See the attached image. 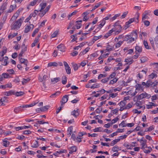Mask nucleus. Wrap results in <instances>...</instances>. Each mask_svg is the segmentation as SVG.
Wrapping results in <instances>:
<instances>
[{
	"mask_svg": "<svg viewBox=\"0 0 158 158\" xmlns=\"http://www.w3.org/2000/svg\"><path fill=\"white\" fill-rule=\"evenodd\" d=\"M23 22L22 19H20L15 22L12 26V29H18L21 25Z\"/></svg>",
	"mask_w": 158,
	"mask_h": 158,
	"instance_id": "nucleus-1",
	"label": "nucleus"
},
{
	"mask_svg": "<svg viewBox=\"0 0 158 158\" xmlns=\"http://www.w3.org/2000/svg\"><path fill=\"white\" fill-rule=\"evenodd\" d=\"M112 29L113 31L115 32V34H118L121 32L122 27L121 25L117 24V23H115L114 25V27Z\"/></svg>",
	"mask_w": 158,
	"mask_h": 158,
	"instance_id": "nucleus-2",
	"label": "nucleus"
},
{
	"mask_svg": "<svg viewBox=\"0 0 158 158\" xmlns=\"http://www.w3.org/2000/svg\"><path fill=\"white\" fill-rule=\"evenodd\" d=\"M136 97L137 100H140L145 98H150L151 97V96L150 94L144 92Z\"/></svg>",
	"mask_w": 158,
	"mask_h": 158,
	"instance_id": "nucleus-3",
	"label": "nucleus"
},
{
	"mask_svg": "<svg viewBox=\"0 0 158 158\" xmlns=\"http://www.w3.org/2000/svg\"><path fill=\"white\" fill-rule=\"evenodd\" d=\"M137 100L135 104V105L137 106V108L138 109H139L141 108H143V109H145V106L144 105L142 106L143 104V102L142 101H140Z\"/></svg>",
	"mask_w": 158,
	"mask_h": 158,
	"instance_id": "nucleus-4",
	"label": "nucleus"
},
{
	"mask_svg": "<svg viewBox=\"0 0 158 158\" xmlns=\"http://www.w3.org/2000/svg\"><path fill=\"white\" fill-rule=\"evenodd\" d=\"M34 26L32 24H30L29 25H27L26 26L24 32L25 33H27L31 30H32L34 28Z\"/></svg>",
	"mask_w": 158,
	"mask_h": 158,
	"instance_id": "nucleus-5",
	"label": "nucleus"
},
{
	"mask_svg": "<svg viewBox=\"0 0 158 158\" xmlns=\"http://www.w3.org/2000/svg\"><path fill=\"white\" fill-rule=\"evenodd\" d=\"M8 60V57L7 56L5 57H0V61H2V65H6L8 64L7 60Z\"/></svg>",
	"mask_w": 158,
	"mask_h": 158,
	"instance_id": "nucleus-6",
	"label": "nucleus"
},
{
	"mask_svg": "<svg viewBox=\"0 0 158 158\" xmlns=\"http://www.w3.org/2000/svg\"><path fill=\"white\" fill-rule=\"evenodd\" d=\"M150 12V11L149 10H146L144 12L142 15V21L144 20L145 19H149V17L148 16V15Z\"/></svg>",
	"mask_w": 158,
	"mask_h": 158,
	"instance_id": "nucleus-7",
	"label": "nucleus"
},
{
	"mask_svg": "<svg viewBox=\"0 0 158 158\" xmlns=\"http://www.w3.org/2000/svg\"><path fill=\"white\" fill-rule=\"evenodd\" d=\"M8 98L6 96L3 97L0 100V104L1 105L5 106V103L7 102L8 101Z\"/></svg>",
	"mask_w": 158,
	"mask_h": 158,
	"instance_id": "nucleus-8",
	"label": "nucleus"
},
{
	"mask_svg": "<svg viewBox=\"0 0 158 158\" xmlns=\"http://www.w3.org/2000/svg\"><path fill=\"white\" fill-rule=\"evenodd\" d=\"M68 95H65L63 97L62 100L60 101L61 106L63 105V104L66 103L68 101Z\"/></svg>",
	"mask_w": 158,
	"mask_h": 158,
	"instance_id": "nucleus-9",
	"label": "nucleus"
},
{
	"mask_svg": "<svg viewBox=\"0 0 158 158\" xmlns=\"http://www.w3.org/2000/svg\"><path fill=\"white\" fill-rule=\"evenodd\" d=\"M147 70H143L140 71L139 73L137 74V77H139V78L141 79L143 78V76L146 75Z\"/></svg>",
	"mask_w": 158,
	"mask_h": 158,
	"instance_id": "nucleus-10",
	"label": "nucleus"
},
{
	"mask_svg": "<svg viewBox=\"0 0 158 158\" xmlns=\"http://www.w3.org/2000/svg\"><path fill=\"white\" fill-rule=\"evenodd\" d=\"M17 7V6L16 4L14 5H11L9 7V9L8 10L7 12L8 13H11L13 12L14 10Z\"/></svg>",
	"mask_w": 158,
	"mask_h": 158,
	"instance_id": "nucleus-11",
	"label": "nucleus"
},
{
	"mask_svg": "<svg viewBox=\"0 0 158 158\" xmlns=\"http://www.w3.org/2000/svg\"><path fill=\"white\" fill-rule=\"evenodd\" d=\"M19 58V59L20 62L21 64H24V65H25V67L27 66V64L28 63V61L27 60L22 58V57Z\"/></svg>",
	"mask_w": 158,
	"mask_h": 158,
	"instance_id": "nucleus-12",
	"label": "nucleus"
},
{
	"mask_svg": "<svg viewBox=\"0 0 158 158\" xmlns=\"http://www.w3.org/2000/svg\"><path fill=\"white\" fill-rule=\"evenodd\" d=\"M57 48L59 49V50L61 52H65V47L63 44H61L57 46Z\"/></svg>",
	"mask_w": 158,
	"mask_h": 158,
	"instance_id": "nucleus-13",
	"label": "nucleus"
},
{
	"mask_svg": "<svg viewBox=\"0 0 158 158\" xmlns=\"http://www.w3.org/2000/svg\"><path fill=\"white\" fill-rule=\"evenodd\" d=\"M15 92L13 90H10L8 91L5 92L4 93V95L7 96H10L12 95H15Z\"/></svg>",
	"mask_w": 158,
	"mask_h": 158,
	"instance_id": "nucleus-14",
	"label": "nucleus"
},
{
	"mask_svg": "<svg viewBox=\"0 0 158 158\" xmlns=\"http://www.w3.org/2000/svg\"><path fill=\"white\" fill-rule=\"evenodd\" d=\"M69 153L72 154L77 151V147L76 146H72L69 148Z\"/></svg>",
	"mask_w": 158,
	"mask_h": 158,
	"instance_id": "nucleus-15",
	"label": "nucleus"
},
{
	"mask_svg": "<svg viewBox=\"0 0 158 158\" xmlns=\"http://www.w3.org/2000/svg\"><path fill=\"white\" fill-rule=\"evenodd\" d=\"M125 62L127 63L126 64H129L130 65L132 63L133 60L131 58H128L126 59L125 60Z\"/></svg>",
	"mask_w": 158,
	"mask_h": 158,
	"instance_id": "nucleus-16",
	"label": "nucleus"
},
{
	"mask_svg": "<svg viewBox=\"0 0 158 158\" xmlns=\"http://www.w3.org/2000/svg\"><path fill=\"white\" fill-rule=\"evenodd\" d=\"M140 141H143V142L141 144V145L142 146L141 149H144L145 148L147 147L146 145V141L145 140H143L142 139H141Z\"/></svg>",
	"mask_w": 158,
	"mask_h": 158,
	"instance_id": "nucleus-17",
	"label": "nucleus"
},
{
	"mask_svg": "<svg viewBox=\"0 0 158 158\" xmlns=\"http://www.w3.org/2000/svg\"><path fill=\"white\" fill-rule=\"evenodd\" d=\"M135 21V18H133L130 19L129 20V21L127 22L126 23V29L127 28L129 27V24H130V23H132Z\"/></svg>",
	"mask_w": 158,
	"mask_h": 158,
	"instance_id": "nucleus-18",
	"label": "nucleus"
},
{
	"mask_svg": "<svg viewBox=\"0 0 158 158\" xmlns=\"http://www.w3.org/2000/svg\"><path fill=\"white\" fill-rule=\"evenodd\" d=\"M78 109L76 110H74L71 112V115H73L75 117H77L79 115V113Z\"/></svg>",
	"mask_w": 158,
	"mask_h": 158,
	"instance_id": "nucleus-19",
	"label": "nucleus"
},
{
	"mask_svg": "<svg viewBox=\"0 0 158 158\" xmlns=\"http://www.w3.org/2000/svg\"><path fill=\"white\" fill-rule=\"evenodd\" d=\"M90 49L89 47H87L85 49V50L81 52L79 54V55L80 56H81L85 54H86L87 52L89 51Z\"/></svg>",
	"mask_w": 158,
	"mask_h": 158,
	"instance_id": "nucleus-20",
	"label": "nucleus"
},
{
	"mask_svg": "<svg viewBox=\"0 0 158 158\" xmlns=\"http://www.w3.org/2000/svg\"><path fill=\"white\" fill-rule=\"evenodd\" d=\"M152 82L150 80L147 81L146 82V86H145L146 88H148L150 86L152 87Z\"/></svg>",
	"mask_w": 158,
	"mask_h": 158,
	"instance_id": "nucleus-21",
	"label": "nucleus"
},
{
	"mask_svg": "<svg viewBox=\"0 0 158 158\" xmlns=\"http://www.w3.org/2000/svg\"><path fill=\"white\" fill-rule=\"evenodd\" d=\"M58 65L57 63L56 62H51L48 64V67H50L51 66L56 67Z\"/></svg>",
	"mask_w": 158,
	"mask_h": 158,
	"instance_id": "nucleus-22",
	"label": "nucleus"
},
{
	"mask_svg": "<svg viewBox=\"0 0 158 158\" xmlns=\"http://www.w3.org/2000/svg\"><path fill=\"white\" fill-rule=\"evenodd\" d=\"M6 18L7 17L6 16H4L2 17L0 23V26L2 27V26L3 24L5 23Z\"/></svg>",
	"mask_w": 158,
	"mask_h": 158,
	"instance_id": "nucleus-23",
	"label": "nucleus"
},
{
	"mask_svg": "<svg viewBox=\"0 0 158 158\" xmlns=\"http://www.w3.org/2000/svg\"><path fill=\"white\" fill-rule=\"evenodd\" d=\"M120 140V139H116L112 141L110 143V145L111 146H113L114 144H116Z\"/></svg>",
	"mask_w": 158,
	"mask_h": 158,
	"instance_id": "nucleus-24",
	"label": "nucleus"
},
{
	"mask_svg": "<svg viewBox=\"0 0 158 158\" xmlns=\"http://www.w3.org/2000/svg\"><path fill=\"white\" fill-rule=\"evenodd\" d=\"M114 46H111L110 45L109 43H107V46L106 50L108 52L114 50Z\"/></svg>",
	"mask_w": 158,
	"mask_h": 158,
	"instance_id": "nucleus-25",
	"label": "nucleus"
},
{
	"mask_svg": "<svg viewBox=\"0 0 158 158\" xmlns=\"http://www.w3.org/2000/svg\"><path fill=\"white\" fill-rule=\"evenodd\" d=\"M130 35H131V37H132L135 40L137 39V35L135 31L131 32Z\"/></svg>",
	"mask_w": 158,
	"mask_h": 158,
	"instance_id": "nucleus-26",
	"label": "nucleus"
},
{
	"mask_svg": "<svg viewBox=\"0 0 158 158\" xmlns=\"http://www.w3.org/2000/svg\"><path fill=\"white\" fill-rule=\"evenodd\" d=\"M25 93L24 92L20 91L19 92H15V95L17 97H19L22 96Z\"/></svg>",
	"mask_w": 158,
	"mask_h": 158,
	"instance_id": "nucleus-27",
	"label": "nucleus"
},
{
	"mask_svg": "<svg viewBox=\"0 0 158 158\" xmlns=\"http://www.w3.org/2000/svg\"><path fill=\"white\" fill-rule=\"evenodd\" d=\"M31 147L32 148H36L39 146L38 142L37 141L33 142L32 143Z\"/></svg>",
	"mask_w": 158,
	"mask_h": 158,
	"instance_id": "nucleus-28",
	"label": "nucleus"
},
{
	"mask_svg": "<svg viewBox=\"0 0 158 158\" xmlns=\"http://www.w3.org/2000/svg\"><path fill=\"white\" fill-rule=\"evenodd\" d=\"M118 79L116 77L114 78L113 79L111 80L110 81L109 83V84L113 85L116 83L118 80Z\"/></svg>",
	"mask_w": 158,
	"mask_h": 158,
	"instance_id": "nucleus-29",
	"label": "nucleus"
},
{
	"mask_svg": "<svg viewBox=\"0 0 158 158\" xmlns=\"http://www.w3.org/2000/svg\"><path fill=\"white\" fill-rule=\"evenodd\" d=\"M60 93V92L59 91H57L55 93L52 94L50 96V98H55L56 96L59 95V94Z\"/></svg>",
	"mask_w": 158,
	"mask_h": 158,
	"instance_id": "nucleus-30",
	"label": "nucleus"
},
{
	"mask_svg": "<svg viewBox=\"0 0 158 158\" xmlns=\"http://www.w3.org/2000/svg\"><path fill=\"white\" fill-rule=\"evenodd\" d=\"M46 3H41L40 5V6L41 7V9L39 11H41L42 10H43L46 7Z\"/></svg>",
	"mask_w": 158,
	"mask_h": 158,
	"instance_id": "nucleus-31",
	"label": "nucleus"
},
{
	"mask_svg": "<svg viewBox=\"0 0 158 158\" xmlns=\"http://www.w3.org/2000/svg\"><path fill=\"white\" fill-rule=\"evenodd\" d=\"M82 22V20H79L76 22V23H77L76 25L77 29H79L81 28V23Z\"/></svg>",
	"mask_w": 158,
	"mask_h": 158,
	"instance_id": "nucleus-32",
	"label": "nucleus"
},
{
	"mask_svg": "<svg viewBox=\"0 0 158 158\" xmlns=\"http://www.w3.org/2000/svg\"><path fill=\"white\" fill-rule=\"evenodd\" d=\"M126 103L127 102L125 100H123L120 102L119 103V105L120 107H124L126 106Z\"/></svg>",
	"mask_w": 158,
	"mask_h": 158,
	"instance_id": "nucleus-33",
	"label": "nucleus"
},
{
	"mask_svg": "<svg viewBox=\"0 0 158 158\" xmlns=\"http://www.w3.org/2000/svg\"><path fill=\"white\" fill-rule=\"evenodd\" d=\"M60 80V77H56L52 79L51 81L53 82V83L55 84L57 82Z\"/></svg>",
	"mask_w": 158,
	"mask_h": 158,
	"instance_id": "nucleus-34",
	"label": "nucleus"
},
{
	"mask_svg": "<svg viewBox=\"0 0 158 158\" xmlns=\"http://www.w3.org/2000/svg\"><path fill=\"white\" fill-rule=\"evenodd\" d=\"M73 128L72 127H69L67 130V135L70 136L71 135L72 132V130Z\"/></svg>",
	"mask_w": 158,
	"mask_h": 158,
	"instance_id": "nucleus-35",
	"label": "nucleus"
},
{
	"mask_svg": "<svg viewBox=\"0 0 158 158\" xmlns=\"http://www.w3.org/2000/svg\"><path fill=\"white\" fill-rule=\"evenodd\" d=\"M39 11L37 10H35L34 11V12L32 13H31L30 15L31 17H36V15L38 13Z\"/></svg>",
	"mask_w": 158,
	"mask_h": 158,
	"instance_id": "nucleus-36",
	"label": "nucleus"
},
{
	"mask_svg": "<svg viewBox=\"0 0 158 158\" xmlns=\"http://www.w3.org/2000/svg\"><path fill=\"white\" fill-rule=\"evenodd\" d=\"M19 13L16 11L14 14V15L12 16L11 19H13V20L16 19L19 17Z\"/></svg>",
	"mask_w": 158,
	"mask_h": 158,
	"instance_id": "nucleus-37",
	"label": "nucleus"
},
{
	"mask_svg": "<svg viewBox=\"0 0 158 158\" xmlns=\"http://www.w3.org/2000/svg\"><path fill=\"white\" fill-rule=\"evenodd\" d=\"M62 84L64 85L66 84L67 81V77L65 76H64L62 78Z\"/></svg>",
	"mask_w": 158,
	"mask_h": 158,
	"instance_id": "nucleus-38",
	"label": "nucleus"
},
{
	"mask_svg": "<svg viewBox=\"0 0 158 158\" xmlns=\"http://www.w3.org/2000/svg\"><path fill=\"white\" fill-rule=\"evenodd\" d=\"M135 49L136 52L140 53L142 51V48L141 47L137 45L135 47Z\"/></svg>",
	"mask_w": 158,
	"mask_h": 158,
	"instance_id": "nucleus-39",
	"label": "nucleus"
},
{
	"mask_svg": "<svg viewBox=\"0 0 158 158\" xmlns=\"http://www.w3.org/2000/svg\"><path fill=\"white\" fill-rule=\"evenodd\" d=\"M113 30L111 29L105 35L104 37L106 38H107L109 36L111 35V33L113 32Z\"/></svg>",
	"mask_w": 158,
	"mask_h": 158,
	"instance_id": "nucleus-40",
	"label": "nucleus"
},
{
	"mask_svg": "<svg viewBox=\"0 0 158 158\" xmlns=\"http://www.w3.org/2000/svg\"><path fill=\"white\" fill-rule=\"evenodd\" d=\"M30 80V79L29 78L27 79L23 78L22 81V84L23 85L25 84L26 83L28 82Z\"/></svg>",
	"mask_w": 158,
	"mask_h": 158,
	"instance_id": "nucleus-41",
	"label": "nucleus"
},
{
	"mask_svg": "<svg viewBox=\"0 0 158 158\" xmlns=\"http://www.w3.org/2000/svg\"><path fill=\"white\" fill-rule=\"evenodd\" d=\"M6 4L4 3L3 4L2 6H1L0 10L2 11V12H3L4 10H5L6 8Z\"/></svg>",
	"mask_w": 158,
	"mask_h": 158,
	"instance_id": "nucleus-42",
	"label": "nucleus"
},
{
	"mask_svg": "<svg viewBox=\"0 0 158 158\" xmlns=\"http://www.w3.org/2000/svg\"><path fill=\"white\" fill-rule=\"evenodd\" d=\"M23 109H21L19 106L18 107L15 108L14 110V111L16 113L19 112L20 111H23Z\"/></svg>",
	"mask_w": 158,
	"mask_h": 158,
	"instance_id": "nucleus-43",
	"label": "nucleus"
},
{
	"mask_svg": "<svg viewBox=\"0 0 158 158\" xmlns=\"http://www.w3.org/2000/svg\"><path fill=\"white\" fill-rule=\"evenodd\" d=\"M123 42V41H119L118 43H116L115 44V48H118L120 47L121 46Z\"/></svg>",
	"mask_w": 158,
	"mask_h": 158,
	"instance_id": "nucleus-44",
	"label": "nucleus"
},
{
	"mask_svg": "<svg viewBox=\"0 0 158 158\" xmlns=\"http://www.w3.org/2000/svg\"><path fill=\"white\" fill-rule=\"evenodd\" d=\"M39 15L40 17H43L47 13L44 10H42L41 11H39Z\"/></svg>",
	"mask_w": 158,
	"mask_h": 158,
	"instance_id": "nucleus-45",
	"label": "nucleus"
},
{
	"mask_svg": "<svg viewBox=\"0 0 158 158\" xmlns=\"http://www.w3.org/2000/svg\"><path fill=\"white\" fill-rule=\"evenodd\" d=\"M72 66L73 68V69L75 71H76L78 69L79 66H78V64H72Z\"/></svg>",
	"mask_w": 158,
	"mask_h": 158,
	"instance_id": "nucleus-46",
	"label": "nucleus"
},
{
	"mask_svg": "<svg viewBox=\"0 0 158 158\" xmlns=\"http://www.w3.org/2000/svg\"><path fill=\"white\" fill-rule=\"evenodd\" d=\"M17 35V33H14L12 34H10L8 35V38L9 39H12L16 36Z\"/></svg>",
	"mask_w": 158,
	"mask_h": 158,
	"instance_id": "nucleus-47",
	"label": "nucleus"
},
{
	"mask_svg": "<svg viewBox=\"0 0 158 158\" xmlns=\"http://www.w3.org/2000/svg\"><path fill=\"white\" fill-rule=\"evenodd\" d=\"M143 44L145 48L147 49H150L151 48L148 45V42L146 41H144Z\"/></svg>",
	"mask_w": 158,
	"mask_h": 158,
	"instance_id": "nucleus-48",
	"label": "nucleus"
},
{
	"mask_svg": "<svg viewBox=\"0 0 158 158\" xmlns=\"http://www.w3.org/2000/svg\"><path fill=\"white\" fill-rule=\"evenodd\" d=\"M149 41L152 47L153 48V49H154L155 46L154 44V40L153 38L152 37L150 38L149 39Z\"/></svg>",
	"mask_w": 158,
	"mask_h": 158,
	"instance_id": "nucleus-49",
	"label": "nucleus"
},
{
	"mask_svg": "<svg viewBox=\"0 0 158 158\" xmlns=\"http://www.w3.org/2000/svg\"><path fill=\"white\" fill-rule=\"evenodd\" d=\"M6 49H3L2 52H0V57H2L6 53Z\"/></svg>",
	"mask_w": 158,
	"mask_h": 158,
	"instance_id": "nucleus-50",
	"label": "nucleus"
},
{
	"mask_svg": "<svg viewBox=\"0 0 158 158\" xmlns=\"http://www.w3.org/2000/svg\"><path fill=\"white\" fill-rule=\"evenodd\" d=\"M140 60L141 63H144L148 60V58L145 57H142L141 58Z\"/></svg>",
	"mask_w": 158,
	"mask_h": 158,
	"instance_id": "nucleus-51",
	"label": "nucleus"
},
{
	"mask_svg": "<svg viewBox=\"0 0 158 158\" xmlns=\"http://www.w3.org/2000/svg\"><path fill=\"white\" fill-rule=\"evenodd\" d=\"M99 87V84L98 83H95L93 84L90 88L91 89H94L95 88H97Z\"/></svg>",
	"mask_w": 158,
	"mask_h": 158,
	"instance_id": "nucleus-52",
	"label": "nucleus"
},
{
	"mask_svg": "<svg viewBox=\"0 0 158 158\" xmlns=\"http://www.w3.org/2000/svg\"><path fill=\"white\" fill-rule=\"evenodd\" d=\"M101 23L98 25L99 26V28H102L106 23V21H104L103 19L100 21Z\"/></svg>",
	"mask_w": 158,
	"mask_h": 158,
	"instance_id": "nucleus-53",
	"label": "nucleus"
},
{
	"mask_svg": "<svg viewBox=\"0 0 158 158\" xmlns=\"http://www.w3.org/2000/svg\"><path fill=\"white\" fill-rule=\"evenodd\" d=\"M133 106L132 103H129L125 106L126 109H129L131 108Z\"/></svg>",
	"mask_w": 158,
	"mask_h": 158,
	"instance_id": "nucleus-54",
	"label": "nucleus"
},
{
	"mask_svg": "<svg viewBox=\"0 0 158 158\" xmlns=\"http://www.w3.org/2000/svg\"><path fill=\"white\" fill-rule=\"evenodd\" d=\"M102 128L101 127H97L93 130L94 131V132H101L102 131Z\"/></svg>",
	"mask_w": 158,
	"mask_h": 158,
	"instance_id": "nucleus-55",
	"label": "nucleus"
},
{
	"mask_svg": "<svg viewBox=\"0 0 158 158\" xmlns=\"http://www.w3.org/2000/svg\"><path fill=\"white\" fill-rule=\"evenodd\" d=\"M107 76V74H100L98 77V79H101L102 77H106Z\"/></svg>",
	"mask_w": 158,
	"mask_h": 158,
	"instance_id": "nucleus-56",
	"label": "nucleus"
},
{
	"mask_svg": "<svg viewBox=\"0 0 158 158\" xmlns=\"http://www.w3.org/2000/svg\"><path fill=\"white\" fill-rule=\"evenodd\" d=\"M120 14H116L114 17L110 18V20L111 21H113L117 17L119 16L120 15Z\"/></svg>",
	"mask_w": 158,
	"mask_h": 158,
	"instance_id": "nucleus-57",
	"label": "nucleus"
},
{
	"mask_svg": "<svg viewBox=\"0 0 158 158\" xmlns=\"http://www.w3.org/2000/svg\"><path fill=\"white\" fill-rule=\"evenodd\" d=\"M77 12V10H75L73 12L69 14L68 15V19H69V18L70 17H71L72 15H75Z\"/></svg>",
	"mask_w": 158,
	"mask_h": 158,
	"instance_id": "nucleus-58",
	"label": "nucleus"
},
{
	"mask_svg": "<svg viewBox=\"0 0 158 158\" xmlns=\"http://www.w3.org/2000/svg\"><path fill=\"white\" fill-rule=\"evenodd\" d=\"M66 72L68 74H70L71 73V69L69 66L66 67L65 68Z\"/></svg>",
	"mask_w": 158,
	"mask_h": 158,
	"instance_id": "nucleus-59",
	"label": "nucleus"
},
{
	"mask_svg": "<svg viewBox=\"0 0 158 158\" xmlns=\"http://www.w3.org/2000/svg\"><path fill=\"white\" fill-rule=\"evenodd\" d=\"M131 37V35H126L124 38V40L123 41V42L124 41H127L129 39H130Z\"/></svg>",
	"mask_w": 158,
	"mask_h": 158,
	"instance_id": "nucleus-60",
	"label": "nucleus"
},
{
	"mask_svg": "<svg viewBox=\"0 0 158 158\" xmlns=\"http://www.w3.org/2000/svg\"><path fill=\"white\" fill-rule=\"evenodd\" d=\"M39 29H38V28H36L35 29V30L33 32L32 34V36L33 37H34L35 36V34L37 33V32H38L39 31Z\"/></svg>",
	"mask_w": 158,
	"mask_h": 158,
	"instance_id": "nucleus-61",
	"label": "nucleus"
},
{
	"mask_svg": "<svg viewBox=\"0 0 158 158\" xmlns=\"http://www.w3.org/2000/svg\"><path fill=\"white\" fill-rule=\"evenodd\" d=\"M155 44L156 45V47L158 48V35L156 36L154 39Z\"/></svg>",
	"mask_w": 158,
	"mask_h": 158,
	"instance_id": "nucleus-62",
	"label": "nucleus"
},
{
	"mask_svg": "<svg viewBox=\"0 0 158 158\" xmlns=\"http://www.w3.org/2000/svg\"><path fill=\"white\" fill-rule=\"evenodd\" d=\"M109 80V78L108 77H106L104 79H102L101 80V81L103 83H106Z\"/></svg>",
	"mask_w": 158,
	"mask_h": 158,
	"instance_id": "nucleus-63",
	"label": "nucleus"
},
{
	"mask_svg": "<svg viewBox=\"0 0 158 158\" xmlns=\"http://www.w3.org/2000/svg\"><path fill=\"white\" fill-rule=\"evenodd\" d=\"M116 76V73L115 72H113L112 73H111L109 76L108 78L109 79H111L114 78Z\"/></svg>",
	"mask_w": 158,
	"mask_h": 158,
	"instance_id": "nucleus-64",
	"label": "nucleus"
}]
</instances>
